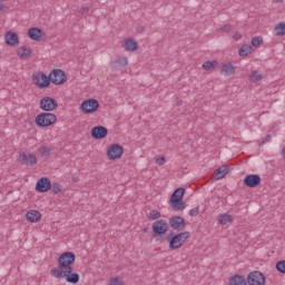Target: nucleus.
Segmentation results:
<instances>
[{
    "mask_svg": "<svg viewBox=\"0 0 285 285\" xmlns=\"http://www.w3.org/2000/svg\"><path fill=\"white\" fill-rule=\"evenodd\" d=\"M77 255L73 252H65L58 257V266L51 269L52 277L56 279H66L67 284H79V273L75 272L72 264H75Z\"/></svg>",
    "mask_w": 285,
    "mask_h": 285,
    "instance_id": "f257e3e1",
    "label": "nucleus"
},
{
    "mask_svg": "<svg viewBox=\"0 0 285 285\" xmlns=\"http://www.w3.org/2000/svg\"><path fill=\"white\" fill-rule=\"evenodd\" d=\"M32 81L35 86L43 89L48 88L50 83H53V86H62L65 81H68V76L66 75V71L61 69L51 70L49 76L43 71H39L32 75Z\"/></svg>",
    "mask_w": 285,
    "mask_h": 285,
    "instance_id": "f03ea898",
    "label": "nucleus"
},
{
    "mask_svg": "<svg viewBox=\"0 0 285 285\" xmlns=\"http://www.w3.org/2000/svg\"><path fill=\"white\" fill-rule=\"evenodd\" d=\"M190 232H183L178 234H175V232H169L165 239L169 243L170 250H179V248H181V246L188 242Z\"/></svg>",
    "mask_w": 285,
    "mask_h": 285,
    "instance_id": "7ed1b4c3",
    "label": "nucleus"
},
{
    "mask_svg": "<svg viewBox=\"0 0 285 285\" xmlns=\"http://www.w3.org/2000/svg\"><path fill=\"white\" fill-rule=\"evenodd\" d=\"M168 228H170L168 222L166 219H157L151 225L153 237L156 242H166V238L161 237L168 233Z\"/></svg>",
    "mask_w": 285,
    "mask_h": 285,
    "instance_id": "20e7f679",
    "label": "nucleus"
},
{
    "mask_svg": "<svg viewBox=\"0 0 285 285\" xmlns=\"http://www.w3.org/2000/svg\"><path fill=\"white\" fill-rule=\"evenodd\" d=\"M53 124H57V116L51 112H42L36 117V126L38 128H50Z\"/></svg>",
    "mask_w": 285,
    "mask_h": 285,
    "instance_id": "39448f33",
    "label": "nucleus"
},
{
    "mask_svg": "<svg viewBox=\"0 0 285 285\" xmlns=\"http://www.w3.org/2000/svg\"><path fill=\"white\" fill-rule=\"evenodd\" d=\"M80 110L85 115H92V112H97L99 110V100L90 98L82 101Z\"/></svg>",
    "mask_w": 285,
    "mask_h": 285,
    "instance_id": "423d86ee",
    "label": "nucleus"
},
{
    "mask_svg": "<svg viewBox=\"0 0 285 285\" xmlns=\"http://www.w3.org/2000/svg\"><path fill=\"white\" fill-rule=\"evenodd\" d=\"M59 102H57V99L50 96L43 97L40 100V109H42L43 112H52L53 110H57Z\"/></svg>",
    "mask_w": 285,
    "mask_h": 285,
    "instance_id": "0eeeda50",
    "label": "nucleus"
},
{
    "mask_svg": "<svg viewBox=\"0 0 285 285\" xmlns=\"http://www.w3.org/2000/svg\"><path fill=\"white\" fill-rule=\"evenodd\" d=\"M124 156V147L119 144H112L107 149V157L110 161L121 159Z\"/></svg>",
    "mask_w": 285,
    "mask_h": 285,
    "instance_id": "6e6552de",
    "label": "nucleus"
},
{
    "mask_svg": "<svg viewBox=\"0 0 285 285\" xmlns=\"http://www.w3.org/2000/svg\"><path fill=\"white\" fill-rule=\"evenodd\" d=\"M247 284L248 285H265L266 284V276L264 273L259 271L250 272L247 275Z\"/></svg>",
    "mask_w": 285,
    "mask_h": 285,
    "instance_id": "1a4fd4ad",
    "label": "nucleus"
},
{
    "mask_svg": "<svg viewBox=\"0 0 285 285\" xmlns=\"http://www.w3.org/2000/svg\"><path fill=\"white\" fill-rule=\"evenodd\" d=\"M18 161L21 166H37V156L32 153L22 151L19 154Z\"/></svg>",
    "mask_w": 285,
    "mask_h": 285,
    "instance_id": "9d476101",
    "label": "nucleus"
},
{
    "mask_svg": "<svg viewBox=\"0 0 285 285\" xmlns=\"http://www.w3.org/2000/svg\"><path fill=\"white\" fill-rule=\"evenodd\" d=\"M169 226L173 230L181 233V230H186V219L181 216H173L169 218Z\"/></svg>",
    "mask_w": 285,
    "mask_h": 285,
    "instance_id": "9b49d317",
    "label": "nucleus"
},
{
    "mask_svg": "<svg viewBox=\"0 0 285 285\" xmlns=\"http://www.w3.org/2000/svg\"><path fill=\"white\" fill-rule=\"evenodd\" d=\"M243 183L246 188H257L262 184V176L258 174H248L244 177Z\"/></svg>",
    "mask_w": 285,
    "mask_h": 285,
    "instance_id": "f8f14e48",
    "label": "nucleus"
},
{
    "mask_svg": "<svg viewBox=\"0 0 285 285\" xmlns=\"http://www.w3.org/2000/svg\"><path fill=\"white\" fill-rule=\"evenodd\" d=\"M50 188H52V181H50V178L48 177L40 178L36 184L37 193H48Z\"/></svg>",
    "mask_w": 285,
    "mask_h": 285,
    "instance_id": "ddd939ff",
    "label": "nucleus"
},
{
    "mask_svg": "<svg viewBox=\"0 0 285 285\" xmlns=\"http://www.w3.org/2000/svg\"><path fill=\"white\" fill-rule=\"evenodd\" d=\"M92 139H106L108 137V128L96 126L91 129Z\"/></svg>",
    "mask_w": 285,
    "mask_h": 285,
    "instance_id": "4468645a",
    "label": "nucleus"
},
{
    "mask_svg": "<svg viewBox=\"0 0 285 285\" xmlns=\"http://www.w3.org/2000/svg\"><path fill=\"white\" fill-rule=\"evenodd\" d=\"M46 32L41 28L32 27L28 30V37L29 39H32V41H41V37H43Z\"/></svg>",
    "mask_w": 285,
    "mask_h": 285,
    "instance_id": "2eb2a0df",
    "label": "nucleus"
},
{
    "mask_svg": "<svg viewBox=\"0 0 285 285\" xmlns=\"http://www.w3.org/2000/svg\"><path fill=\"white\" fill-rule=\"evenodd\" d=\"M7 46H19V36L17 32L8 31L4 36Z\"/></svg>",
    "mask_w": 285,
    "mask_h": 285,
    "instance_id": "dca6fc26",
    "label": "nucleus"
},
{
    "mask_svg": "<svg viewBox=\"0 0 285 285\" xmlns=\"http://www.w3.org/2000/svg\"><path fill=\"white\" fill-rule=\"evenodd\" d=\"M41 212L39 210H29L26 214L27 222H30L31 224H37L38 222H41Z\"/></svg>",
    "mask_w": 285,
    "mask_h": 285,
    "instance_id": "f3484780",
    "label": "nucleus"
},
{
    "mask_svg": "<svg viewBox=\"0 0 285 285\" xmlns=\"http://www.w3.org/2000/svg\"><path fill=\"white\" fill-rule=\"evenodd\" d=\"M169 206L175 212L184 210L186 208V202L184 199L169 198Z\"/></svg>",
    "mask_w": 285,
    "mask_h": 285,
    "instance_id": "a211bd4d",
    "label": "nucleus"
},
{
    "mask_svg": "<svg viewBox=\"0 0 285 285\" xmlns=\"http://www.w3.org/2000/svg\"><path fill=\"white\" fill-rule=\"evenodd\" d=\"M229 285H248L246 278L243 275L235 274L228 279Z\"/></svg>",
    "mask_w": 285,
    "mask_h": 285,
    "instance_id": "6ab92c4d",
    "label": "nucleus"
},
{
    "mask_svg": "<svg viewBox=\"0 0 285 285\" xmlns=\"http://www.w3.org/2000/svg\"><path fill=\"white\" fill-rule=\"evenodd\" d=\"M220 72L225 77H230V75H235V67L233 66V62H225L220 67Z\"/></svg>",
    "mask_w": 285,
    "mask_h": 285,
    "instance_id": "aec40b11",
    "label": "nucleus"
},
{
    "mask_svg": "<svg viewBox=\"0 0 285 285\" xmlns=\"http://www.w3.org/2000/svg\"><path fill=\"white\" fill-rule=\"evenodd\" d=\"M124 48L127 52H135V50L139 48V43H137L134 38H128L125 40Z\"/></svg>",
    "mask_w": 285,
    "mask_h": 285,
    "instance_id": "412c9836",
    "label": "nucleus"
},
{
    "mask_svg": "<svg viewBox=\"0 0 285 285\" xmlns=\"http://www.w3.org/2000/svg\"><path fill=\"white\" fill-rule=\"evenodd\" d=\"M217 222H218V224H220V226H226L228 224H233V216L229 215L228 213L219 214L217 216Z\"/></svg>",
    "mask_w": 285,
    "mask_h": 285,
    "instance_id": "4be33fe9",
    "label": "nucleus"
},
{
    "mask_svg": "<svg viewBox=\"0 0 285 285\" xmlns=\"http://www.w3.org/2000/svg\"><path fill=\"white\" fill-rule=\"evenodd\" d=\"M17 55L18 57H20V59H28L30 55H32V49L26 46L19 47L17 50Z\"/></svg>",
    "mask_w": 285,
    "mask_h": 285,
    "instance_id": "5701e85b",
    "label": "nucleus"
},
{
    "mask_svg": "<svg viewBox=\"0 0 285 285\" xmlns=\"http://www.w3.org/2000/svg\"><path fill=\"white\" fill-rule=\"evenodd\" d=\"M226 175H228V169L224 166L218 167L214 171V178L215 179H224V177H226Z\"/></svg>",
    "mask_w": 285,
    "mask_h": 285,
    "instance_id": "b1692460",
    "label": "nucleus"
},
{
    "mask_svg": "<svg viewBox=\"0 0 285 285\" xmlns=\"http://www.w3.org/2000/svg\"><path fill=\"white\" fill-rule=\"evenodd\" d=\"M184 195H186V189L184 187H178L174 190L169 199H184Z\"/></svg>",
    "mask_w": 285,
    "mask_h": 285,
    "instance_id": "393cba45",
    "label": "nucleus"
},
{
    "mask_svg": "<svg viewBox=\"0 0 285 285\" xmlns=\"http://www.w3.org/2000/svg\"><path fill=\"white\" fill-rule=\"evenodd\" d=\"M250 52H253V46H250V45H243L238 49L239 57H248V55H250Z\"/></svg>",
    "mask_w": 285,
    "mask_h": 285,
    "instance_id": "a878e982",
    "label": "nucleus"
},
{
    "mask_svg": "<svg viewBox=\"0 0 285 285\" xmlns=\"http://www.w3.org/2000/svg\"><path fill=\"white\" fill-rule=\"evenodd\" d=\"M276 37H285V22H279L274 28Z\"/></svg>",
    "mask_w": 285,
    "mask_h": 285,
    "instance_id": "bb28decb",
    "label": "nucleus"
},
{
    "mask_svg": "<svg viewBox=\"0 0 285 285\" xmlns=\"http://www.w3.org/2000/svg\"><path fill=\"white\" fill-rule=\"evenodd\" d=\"M115 68H126L128 66V58L120 57L114 61Z\"/></svg>",
    "mask_w": 285,
    "mask_h": 285,
    "instance_id": "cd10ccee",
    "label": "nucleus"
},
{
    "mask_svg": "<svg viewBox=\"0 0 285 285\" xmlns=\"http://www.w3.org/2000/svg\"><path fill=\"white\" fill-rule=\"evenodd\" d=\"M262 79H264V76H262L257 70L249 73V81H252V83H257V81H262Z\"/></svg>",
    "mask_w": 285,
    "mask_h": 285,
    "instance_id": "c85d7f7f",
    "label": "nucleus"
},
{
    "mask_svg": "<svg viewBox=\"0 0 285 285\" xmlns=\"http://www.w3.org/2000/svg\"><path fill=\"white\" fill-rule=\"evenodd\" d=\"M217 60H207L203 63V68L207 71L215 70L217 68Z\"/></svg>",
    "mask_w": 285,
    "mask_h": 285,
    "instance_id": "c756f323",
    "label": "nucleus"
},
{
    "mask_svg": "<svg viewBox=\"0 0 285 285\" xmlns=\"http://www.w3.org/2000/svg\"><path fill=\"white\" fill-rule=\"evenodd\" d=\"M38 153L41 157H50L52 149L50 147L40 146Z\"/></svg>",
    "mask_w": 285,
    "mask_h": 285,
    "instance_id": "7c9ffc66",
    "label": "nucleus"
},
{
    "mask_svg": "<svg viewBox=\"0 0 285 285\" xmlns=\"http://www.w3.org/2000/svg\"><path fill=\"white\" fill-rule=\"evenodd\" d=\"M51 190H52L53 195H59V193H61L63 190V187L59 183H53V184H51Z\"/></svg>",
    "mask_w": 285,
    "mask_h": 285,
    "instance_id": "2f4dec72",
    "label": "nucleus"
},
{
    "mask_svg": "<svg viewBox=\"0 0 285 285\" xmlns=\"http://www.w3.org/2000/svg\"><path fill=\"white\" fill-rule=\"evenodd\" d=\"M262 43H264V39H262V37L252 38L253 48H259V46H262Z\"/></svg>",
    "mask_w": 285,
    "mask_h": 285,
    "instance_id": "473e14b6",
    "label": "nucleus"
},
{
    "mask_svg": "<svg viewBox=\"0 0 285 285\" xmlns=\"http://www.w3.org/2000/svg\"><path fill=\"white\" fill-rule=\"evenodd\" d=\"M276 271L285 275V261H278L276 263Z\"/></svg>",
    "mask_w": 285,
    "mask_h": 285,
    "instance_id": "72a5a7b5",
    "label": "nucleus"
},
{
    "mask_svg": "<svg viewBox=\"0 0 285 285\" xmlns=\"http://www.w3.org/2000/svg\"><path fill=\"white\" fill-rule=\"evenodd\" d=\"M159 217H161V213L157 209H153L148 215V219H159Z\"/></svg>",
    "mask_w": 285,
    "mask_h": 285,
    "instance_id": "f704fd0d",
    "label": "nucleus"
},
{
    "mask_svg": "<svg viewBox=\"0 0 285 285\" xmlns=\"http://www.w3.org/2000/svg\"><path fill=\"white\" fill-rule=\"evenodd\" d=\"M197 215H199V207H195V208L189 210V216L190 217H197Z\"/></svg>",
    "mask_w": 285,
    "mask_h": 285,
    "instance_id": "c9c22d12",
    "label": "nucleus"
},
{
    "mask_svg": "<svg viewBox=\"0 0 285 285\" xmlns=\"http://www.w3.org/2000/svg\"><path fill=\"white\" fill-rule=\"evenodd\" d=\"M156 164H158V166H164L166 164V157L161 156L157 158Z\"/></svg>",
    "mask_w": 285,
    "mask_h": 285,
    "instance_id": "e433bc0d",
    "label": "nucleus"
},
{
    "mask_svg": "<svg viewBox=\"0 0 285 285\" xmlns=\"http://www.w3.org/2000/svg\"><path fill=\"white\" fill-rule=\"evenodd\" d=\"M272 136L271 134H268L261 142L259 146H264V144H268V141H271Z\"/></svg>",
    "mask_w": 285,
    "mask_h": 285,
    "instance_id": "4c0bfd02",
    "label": "nucleus"
},
{
    "mask_svg": "<svg viewBox=\"0 0 285 285\" xmlns=\"http://www.w3.org/2000/svg\"><path fill=\"white\" fill-rule=\"evenodd\" d=\"M89 12H90V8H88V7H82L79 10L80 14H88Z\"/></svg>",
    "mask_w": 285,
    "mask_h": 285,
    "instance_id": "58836bf2",
    "label": "nucleus"
},
{
    "mask_svg": "<svg viewBox=\"0 0 285 285\" xmlns=\"http://www.w3.org/2000/svg\"><path fill=\"white\" fill-rule=\"evenodd\" d=\"M223 32H230V30H233V27H230V24H225L223 28H222Z\"/></svg>",
    "mask_w": 285,
    "mask_h": 285,
    "instance_id": "ea45409f",
    "label": "nucleus"
},
{
    "mask_svg": "<svg viewBox=\"0 0 285 285\" xmlns=\"http://www.w3.org/2000/svg\"><path fill=\"white\" fill-rule=\"evenodd\" d=\"M234 39L235 41H239V39H242V36L239 33H235Z\"/></svg>",
    "mask_w": 285,
    "mask_h": 285,
    "instance_id": "a19ab883",
    "label": "nucleus"
},
{
    "mask_svg": "<svg viewBox=\"0 0 285 285\" xmlns=\"http://www.w3.org/2000/svg\"><path fill=\"white\" fill-rule=\"evenodd\" d=\"M72 183H73V184H77V183H79V177H77V176H73V177H72Z\"/></svg>",
    "mask_w": 285,
    "mask_h": 285,
    "instance_id": "79ce46f5",
    "label": "nucleus"
},
{
    "mask_svg": "<svg viewBox=\"0 0 285 285\" xmlns=\"http://www.w3.org/2000/svg\"><path fill=\"white\" fill-rule=\"evenodd\" d=\"M3 8H6V4L0 3V12H1V10H3Z\"/></svg>",
    "mask_w": 285,
    "mask_h": 285,
    "instance_id": "37998d69",
    "label": "nucleus"
},
{
    "mask_svg": "<svg viewBox=\"0 0 285 285\" xmlns=\"http://www.w3.org/2000/svg\"><path fill=\"white\" fill-rule=\"evenodd\" d=\"M282 155H283V157H284V159H285V146H284L283 149H282Z\"/></svg>",
    "mask_w": 285,
    "mask_h": 285,
    "instance_id": "c03bdc74",
    "label": "nucleus"
},
{
    "mask_svg": "<svg viewBox=\"0 0 285 285\" xmlns=\"http://www.w3.org/2000/svg\"><path fill=\"white\" fill-rule=\"evenodd\" d=\"M274 3H282V0H273Z\"/></svg>",
    "mask_w": 285,
    "mask_h": 285,
    "instance_id": "a18cd8bd",
    "label": "nucleus"
},
{
    "mask_svg": "<svg viewBox=\"0 0 285 285\" xmlns=\"http://www.w3.org/2000/svg\"><path fill=\"white\" fill-rule=\"evenodd\" d=\"M142 233H148V227H145V228L142 229Z\"/></svg>",
    "mask_w": 285,
    "mask_h": 285,
    "instance_id": "49530a36",
    "label": "nucleus"
}]
</instances>
